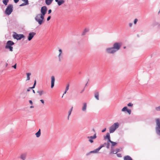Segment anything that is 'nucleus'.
Segmentation results:
<instances>
[{"label": "nucleus", "mask_w": 160, "mask_h": 160, "mask_svg": "<svg viewBox=\"0 0 160 160\" xmlns=\"http://www.w3.org/2000/svg\"><path fill=\"white\" fill-rule=\"evenodd\" d=\"M101 149L99 148V147H98V148L94 150L93 151H91L89 152L88 153L86 154L87 156H88L90 154L92 153H98L99 151Z\"/></svg>", "instance_id": "obj_14"}, {"label": "nucleus", "mask_w": 160, "mask_h": 160, "mask_svg": "<svg viewBox=\"0 0 160 160\" xmlns=\"http://www.w3.org/2000/svg\"><path fill=\"white\" fill-rule=\"evenodd\" d=\"M132 23H129V26L130 27H131L132 26Z\"/></svg>", "instance_id": "obj_42"}, {"label": "nucleus", "mask_w": 160, "mask_h": 160, "mask_svg": "<svg viewBox=\"0 0 160 160\" xmlns=\"http://www.w3.org/2000/svg\"><path fill=\"white\" fill-rule=\"evenodd\" d=\"M108 139V141H110L111 140L110 139V135L109 133L108 132L106 134V136L104 137V139Z\"/></svg>", "instance_id": "obj_20"}, {"label": "nucleus", "mask_w": 160, "mask_h": 160, "mask_svg": "<svg viewBox=\"0 0 160 160\" xmlns=\"http://www.w3.org/2000/svg\"><path fill=\"white\" fill-rule=\"evenodd\" d=\"M37 92L40 96H41L43 94V91H37Z\"/></svg>", "instance_id": "obj_33"}, {"label": "nucleus", "mask_w": 160, "mask_h": 160, "mask_svg": "<svg viewBox=\"0 0 160 160\" xmlns=\"http://www.w3.org/2000/svg\"><path fill=\"white\" fill-rule=\"evenodd\" d=\"M53 0H45V3L48 5H49L51 4Z\"/></svg>", "instance_id": "obj_23"}, {"label": "nucleus", "mask_w": 160, "mask_h": 160, "mask_svg": "<svg viewBox=\"0 0 160 160\" xmlns=\"http://www.w3.org/2000/svg\"><path fill=\"white\" fill-rule=\"evenodd\" d=\"M19 0H14V2L15 3H17L19 1Z\"/></svg>", "instance_id": "obj_47"}, {"label": "nucleus", "mask_w": 160, "mask_h": 160, "mask_svg": "<svg viewBox=\"0 0 160 160\" xmlns=\"http://www.w3.org/2000/svg\"><path fill=\"white\" fill-rule=\"evenodd\" d=\"M72 108H73V107H72L69 110L71 112H72Z\"/></svg>", "instance_id": "obj_51"}, {"label": "nucleus", "mask_w": 160, "mask_h": 160, "mask_svg": "<svg viewBox=\"0 0 160 160\" xmlns=\"http://www.w3.org/2000/svg\"><path fill=\"white\" fill-rule=\"evenodd\" d=\"M69 84H67L66 88V89H65V90L66 91H67L69 89Z\"/></svg>", "instance_id": "obj_37"}, {"label": "nucleus", "mask_w": 160, "mask_h": 160, "mask_svg": "<svg viewBox=\"0 0 160 160\" xmlns=\"http://www.w3.org/2000/svg\"><path fill=\"white\" fill-rule=\"evenodd\" d=\"M97 138L96 134L95 133L93 136H88L87 137V138L88 139V141L91 143L93 142V139H96Z\"/></svg>", "instance_id": "obj_12"}, {"label": "nucleus", "mask_w": 160, "mask_h": 160, "mask_svg": "<svg viewBox=\"0 0 160 160\" xmlns=\"http://www.w3.org/2000/svg\"><path fill=\"white\" fill-rule=\"evenodd\" d=\"M36 33L32 32L29 33L28 36V41H30L34 37V36L36 35Z\"/></svg>", "instance_id": "obj_13"}, {"label": "nucleus", "mask_w": 160, "mask_h": 160, "mask_svg": "<svg viewBox=\"0 0 160 160\" xmlns=\"http://www.w3.org/2000/svg\"><path fill=\"white\" fill-rule=\"evenodd\" d=\"M106 142H105L103 144L101 145L99 147L100 149H101L102 147H104L106 145Z\"/></svg>", "instance_id": "obj_32"}, {"label": "nucleus", "mask_w": 160, "mask_h": 160, "mask_svg": "<svg viewBox=\"0 0 160 160\" xmlns=\"http://www.w3.org/2000/svg\"><path fill=\"white\" fill-rule=\"evenodd\" d=\"M87 85V83H86V84L85 86H86Z\"/></svg>", "instance_id": "obj_60"}, {"label": "nucleus", "mask_w": 160, "mask_h": 160, "mask_svg": "<svg viewBox=\"0 0 160 160\" xmlns=\"http://www.w3.org/2000/svg\"><path fill=\"white\" fill-rule=\"evenodd\" d=\"M123 160H132V159L129 156L127 155L124 157Z\"/></svg>", "instance_id": "obj_22"}, {"label": "nucleus", "mask_w": 160, "mask_h": 160, "mask_svg": "<svg viewBox=\"0 0 160 160\" xmlns=\"http://www.w3.org/2000/svg\"><path fill=\"white\" fill-rule=\"evenodd\" d=\"M8 63H6V67H7L8 66Z\"/></svg>", "instance_id": "obj_55"}, {"label": "nucleus", "mask_w": 160, "mask_h": 160, "mask_svg": "<svg viewBox=\"0 0 160 160\" xmlns=\"http://www.w3.org/2000/svg\"><path fill=\"white\" fill-rule=\"evenodd\" d=\"M14 38L16 39L17 40H20L22 38H25V36L22 34H18L16 33L13 35Z\"/></svg>", "instance_id": "obj_7"}, {"label": "nucleus", "mask_w": 160, "mask_h": 160, "mask_svg": "<svg viewBox=\"0 0 160 160\" xmlns=\"http://www.w3.org/2000/svg\"><path fill=\"white\" fill-rule=\"evenodd\" d=\"M84 88H83V89H82V90L81 91V92H80V93H82L84 91Z\"/></svg>", "instance_id": "obj_50"}, {"label": "nucleus", "mask_w": 160, "mask_h": 160, "mask_svg": "<svg viewBox=\"0 0 160 160\" xmlns=\"http://www.w3.org/2000/svg\"><path fill=\"white\" fill-rule=\"evenodd\" d=\"M87 103H82V110L84 112H86L87 110Z\"/></svg>", "instance_id": "obj_16"}, {"label": "nucleus", "mask_w": 160, "mask_h": 160, "mask_svg": "<svg viewBox=\"0 0 160 160\" xmlns=\"http://www.w3.org/2000/svg\"><path fill=\"white\" fill-rule=\"evenodd\" d=\"M67 91H66L65 90V92H64V93H63V95L65 94H66V92H67Z\"/></svg>", "instance_id": "obj_53"}, {"label": "nucleus", "mask_w": 160, "mask_h": 160, "mask_svg": "<svg viewBox=\"0 0 160 160\" xmlns=\"http://www.w3.org/2000/svg\"><path fill=\"white\" fill-rule=\"evenodd\" d=\"M65 1L63 0H59L57 2L58 6H60L62 4L64 3Z\"/></svg>", "instance_id": "obj_24"}, {"label": "nucleus", "mask_w": 160, "mask_h": 160, "mask_svg": "<svg viewBox=\"0 0 160 160\" xmlns=\"http://www.w3.org/2000/svg\"><path fill=\"white\" fill-rule=\"evenodd\" d=\"M51 88H53L54 85V82L55 81V77L54 76L51 77Z\"/></svg>", "instance_id": "obj_19"}, {"label": "nucleus", "mask_w": 160, "mask_h": 160, "mask_svg": "<svg viewBox=\"0 0 160 160\" xmlns=\"http://www.w3.org/2000/svg\"><path fill=\"white\" fill-rule=\"evenodd\" d=\"M123 48H124V49L126 48V47H123Z\"/></svg>", "instance_id": "obj_59"}, {"label": "nucleus", "mask_w": 160, "mask_h": 160, "mask_svg": "<svg viewBox=\"0 0 160 160\" xmlns=\"http://www.w3.org/2000/svg\"><path fill=\"white\" fill-rule=\"evenodd\" d=\"M157 27L158 28H160V22H158V24Z\"/></svg>", "instance_id": "obj_44"}, {"label": "nucleus", "mask_w": 160, "mask_h": 160, "mask_svg": "<svg viewBox=\"0 0 160 160\" xmlns=\"http://www.w3.org/2000/svg\"><path fill=\"white\" fill-rule=\"evenodd\" d=\"M34 108V106H31L30 107V108Z\"/></svg>", "instance_id": "obj_54"}, {"label": "nucleus", "mask_w": 160, "mask_h": 160, "mask_svg": "<svg viewBox=\"0 0 160 160\" xmlns=\"http://www.w3.org/2000/svg\"><path fill=\"white\" fill-rule=\"evenodd\" d=\"M50 18H51V16H48V17L47 18V20L48 21L49 20H50Z\"/></svg>", "instance_id": "obj_43"}, {"label": "nucleus", "mask_w": 160, "mask_h": 160, "mask_svg": "<svg viewBox=\"0 0 160 160\" xmlns=\"http://www.w3.org/2000/svg\"><path fill=\"white\" fill-rule=\"evenodd\" d=\"M121 150V149L119 148H116L115 150L114 149V148L113 149L112 151H111L110 152V154H116L117 152H120Z\"/></svg>", "instance_id": "obj_17"}, {"label": "nucleus", "mask_w": 160, "mask_h": 160, "mask_svg": "<svg viewBox=\"0 0 160 160\" xmlns=\"http://www.w3.org/2000/svg\"><path fill=\"white\" fill-rule=\"evenodd\" d=\"M13 6L12 4H9L7 6L5 11V13L9 16L13 11Z\"/></svg>", "instance_id": "obj_5"}, {"label": "nucleus", "mask_w": 160, "mask_h": 160, "mask_svg": "<svg viewBox=\"0 0 160 160\" xmlns=\"http://www.w3.org/2000/svg\"><path fill=\"white\" fill-rule=\"evenodd\" d=\"M71 112H71L69 110V111L68 112V120L69 119V116L70 115V114H71Z\"/></svg>", "instance_id": "obj_39"}, {"label": "nucleus", "mask_w": 160, "mask_h": 160, "mask_svg": "<svg viewBox=\"0 0 160 160\" xmlns=\"http://www.w3.org/2000/svg\"><path fill=\"white\" fill-rule=\"evenodd\" d=\"M9 2V0H3L2 2L5 5H7L8 2Z\"/></svg>", "instance_id": "obj_30"}, {"label": "nucleus", "mask_w": 160, "mask_h": 160, "mask_svg": "<svg viewBox=\"0 0 160 160\" xmlns=\"http://www.w3.org/2000/svg\"><path fill=\"white\" fill-rule=\"evenodd\" d=\"M138 21V19H137V18L135 19L134 21V22H133L134 24H136L137 23Z\"/></svg>", "instance_id": "obj_38"}, {"label": "nucleus", "mask_w": 160, "mask_h": 160, "mask_svg": "<svg viewBox=\"0 0 160 160\" xmlns=\"http://www.w3.org/2000/svg\"><path fill=\"white\" fill-rule=\"evenodd\" d=\"M29 102L31 104V105H32L33 104V102H32V101H31V100H29Z\"/></svg>", "instance_id": "obj_48"}, {"label": "nucleus", "mask_w": 160, "mask_h": 160, "mask_svg": "<svg viewBox=\"0 0 160 160\" xmlns=\"http://www.w3.org/2000/svg\"><path fill=\"white\" fill-rule=\"evenodd\" d=\"M110 142H109L108 141L106 143H107V144H106V148L108 149L109 148L110 145Z\"/></svg>", "instance_id": "obj_31"}, {"label": "nucleus", "mask_w": 160, "mask_h": 160, "mask_svg": "<svg viewBox=\"0 0 160 160\" xmlns=\"http://www.w3.org/2000/svg\"><path fill=\"white\" fill-rule=\"evenodd\" d=\"M111 143V151H112L113 149L114 148V147L117 144V143L116 142H114L113 141L110 140L109 141Z\"/></svg>", "instance_id": "obj_18"}, {"label": "nucleus", "mask_w": 160, "mask_h": 160, "mask_svg": "<svg viewBox=\"0 0 160 160\" xmlns=\"http://www.w3.org/2000/svg\"><path fill=\"white\" fill-rule=\"evenodd\" d=\"M155 121L156 122V132L158 135L160 136V119L159 118H156Z\"/></svg>", "instance_id": "obj_4"}, {"label": "nucleus", "mask_w": 160, "mask_h": 160, "mask_svg": "<svg viewBox=\"0 0 160 160\" xmlns=\"http://www.w3.org/2000/svg\"><path fill=\"white\" fill-rule=\"evenodd\" d=\"M122 46V43L120 42H116L113 45L112 47L116 52L119 50Z\"/></svg>", "instance_id": "obj_6"}, {"label": "nucleus", "mask_w": 160, "mask_h": 160, "mask_svg": "<svg viewBox=\"0 0 160 160\" xmlns=\"http://www.w3.org/2000/svg\"><path fill=\"white\" fill-rule=\"evenodd\" d=\"M122 112H125L126 111L130 115L131 114V110L128 108L127 107L125 106L123 107L121 110Z\"/></svg>", "instance_id": "obj_15"}, {"label": "nucleus", "mask_w": 160, "mask_h": 160, "mask_svg": "<svg viewBox=\"0 0 160 160\" xmlns=\"http://www.w3.org/2000/svg\"><path fill=\"white\" fill-rule=\"evenodd\" d=\"M106 128H104L102 130V132H105L106 131Z\"/></svg>", "instance_id": "obj_46"}, {"label": "nucleus", "mask_w": 160, "mask_h": 160, "mask_svg": "<svg viewBox=\"0 0 160 160\" xmlns=\"http://www.w3.org/2000/svg\"><path fill=\"white\" fill-rule=\"evenodd\" d=\"M40 101L43 104H44V101L42 100V99H41L40 100Z\"/></svg>", "instance_id": "obj_45"}, {"label": "nucleus", "mask_w": 160, "mask_h": 160, "mask_svg": "<svg viewBox=\"0 0 160 160\" xmlns=\"http://www.w3.org/2000/svg\"><path fill=\"white\" fill-rule=\"evenodd\" d=\"M44 17L40 14H37L35 18V20L40 25H41L44 22Z\"/></svg>", "instance_id": "obj_1"}, {"label": "nucleus", "mask_w": 160, "mask_h": 160, "mask_svg": "<svg viewBox=\"0 0 160 160\" xmlns=\"http://www.w3.org/2000/svg\"><path fill=\"white\" fill-rule=\"evenodd\" d=\"M119 127V124L118 122H116L114 123L109 128V132L110 133H113Z\"/></svg>", "instance_id": "obj_3"}, {"label": "nucleus", "mask_w": 160, "mask_h": 160, "mask_svg": "<svg viewBox=\"0 0 160 160\" xmlns=\"http://www.w3.org/2000/svg\"><path fill=\"white\" fill-rule=\"evenodd\" d=\"M30 89H31V88H29L28 89H27V91H28V92L29 91H30Z\"/></svg>", "instance_id": "obj_52"}, {"label": "nucleus", "mask_w": 160, "mask_h": 160, "mask_svg": "<svg viewBox=\"0 0 160 160\" xmlns=\"http://www.w3.org/2000/svg\"><path fill=\"white\" fill-rule=\"evenodd\" d=\"M158 22L156 21H154L152 23V25L153 26H155L156 25H158Z\"/></svg>", "instance_id": "obj_34"}, {"label": "nucleus", "mask_w": 160, "mask_h": 160, "mask_svg": "<svg viewBox=\"0 0 160 160\" xmlns=\"http://www.w3.org/2000/svg\"><path fill=\"white\" fill-rule=\"evenodd\" d=\"M32 91H33V92L34 93H35V91L34 90H32Z\"/></svg>", "instance_id": "obj_56"}, {"label": "nucleus", "mask_w": 160, "mask_h": 160, "mask_svg": "<svg viewBox=\"0 0 160 160\" xmlns=\"http://www.w3.org/2000/svg\"><path fill=\"white\" fill-rule=\"evenodd\" d=\"M16 67H17V64L16 63L14 65L12 66V67L13 68H14V69L16 68Z\"/></svg>", "instance_id": "obj_41"}, {"label": "nucleus", "mask_w": 160, "mask_h": 160, "mask_svg": "<svg viewBox=\"0 0 160 160\" xmlns=\"http://www.w3.org/2000/svg\"><path fill=\"white\" fill-rule=\"evenodd\" d=\"M25 2L23 3L22 4H20L19 6L20 7L26 5H27L29 4L28 0H27L26 1H24Z\"/></svg>", "instance_id": "obj_26"}, {"label": "nucleus", "mask_w": 160, "mask_h": 160, "mask_svg": "<svg viewBox=\"0 0 160 160\" xmlns=\"http://www.w3.org/2000/svg\"><path fill=\"white\" fill-rule=\"evenodd\" d=\"M92 130H93V131L94 132H95V130H94V129H92Z\"/></svg>", "instance_id": "obj_58"}, {"label": "nucleus", "mask_w": 160, "mask_h": 160, "mask_svg": "<svg viewBox=\"0 0 160 160\" xmlns=\"http://www.w3.org/2000/svg\"><path fill=\"white\" fill-rule=\"evenodd\" d=\"M27 153L26 152L21 153L20 155L19 158L21 160H26L27 158Z\"/></svg>", "instance_id": "obj_11"}, {"label": "nucleus", "mask_w": 160, "mask_h": 160, "mask_svg": "<svg viewBox=\"0 0 160 160\" xmlns=\"http://www.w3.org/2000/svg\"><path fill=\"white\" fill-rule=\"evenodd\" d=\"M55 0L56 2H57L59 1V0Z\"/></svg>", "instance_id": "obj_57"}, {"label": "nucleus", "mask_w": 160, "mask_h": 160, "mask_svg": "<svg viewBox=\"0 0 160 160\" xmlns=\"http://www.w3.org/2000/svg\"><path fill=\"white\" fill-rule=\"evenodd\" d=\"M35 135L37 138H39L41 135V130L39 129L38 132L35 133Z\"/></svg>", "instance_id": "obj_25"}, {"label": "nucleus", "mask_w": 160, "mask_h": 160, "mask_svg": "<svg viewBox=\"0 0 160 160\" xmlns=\"http://www.w3.org/2000/svg\"><path fill=\"white\" fill-rule=\"evenodd\" d=\"M95 98L97 100H98L99 99V93L98 92H96L94 94Z\"/></svg>", "instance_id": "obj_27"}, {"label": "nucleus", "mask_w": 160, "mask_h": 160, "mask_svg": "<svg viewBox=\"0 0 160 160\" xmlns=\"http://www.w3.org/2000/svg\"><path fill=\"white\" fill-rule=\"evenodd\" d=\"M27 75V80H29L30 79V76L31 75V73H26Z\"/></svg>", "instance_id": "obj_28"}, {"label": "nucleus", "mask_w": 160, "mask_h": 160, "mask_svg": "<svg viewBox=\"0 0 160 160\" xmlns=\"http://www.w3.org/2000/svg\"><path fill=\"white\" fill-rule=\"evenodd\" d=\"M89 31V29L88 28H85L84 30L82 32V35L84 36L85 35L86 33L88 32Z\"/></svg>", "instance_id": "obj_21"}, {"label": "nucleus", "mask_w": 160, "mask_h": 160, "mask_svg": "<svg viewBox=\"0 0 160 160\" xmlns=\"http://www.w3.org/2000/svg\"><path fill=\"white\" fill-rule=\"evenodd\" d=\"M48 10V8L46 6H44L42 7L41 8V13L40 14L41 15L44 17L45 15L47 13Z\"/></svg>", "instance_id": "obj_10"}, {"label": "nucleus", "mask_w": 160, "mask_h": 160, "mask_svg": "<svg viewBox=\"0 0 160 160\" xmlns=\"http://www.w3.org/2000/svg\"><path fill=\"white\" fill-rule=\"evenodd\" d=\"M106 51L109 54H114L116 52L112 47L107 48L106 49Z\"/></svg>", "instance_id": "obj_8"}, {"label": "nucleus", "mask_w": 160, "mask_h": 160, "mask_svg": "<svg viewBox=\"0 0 160 160\" xmlns=\"http://www.w3.org/2000/svg\"><path fill=\"white\" fill-rule=\"evenodd\" d=\"M52 10L51 9H49L48 11V14H50Z\"/></svg>", "instance_id": "obj_49"}, {"label": "nucleus", "mask_w": 160, "mask_h": 160, "mask_svg": "<svg viewBox=\"0 0 160 160\" xmlns=\"http://www.w3.org/2000/svg\"><path fill=\"white\" fill-rule=\"evenodd\" d=\"M133 105V104H132V103H131V102H130V103H128L127 104V106H128V107H132Z\"/></svg>", "instance_id": "obj_36"}, {"label": "nucleus", "mask_w": 160, "mask_h": 160, "mask_svg": "<svg viewBox=\"0 0 160 160\" xmlns=\"http://www.w3.org/2000/svg\"><path fill=\"white\" fill-rule=\"evenodd\" d=\"M59 54L58 55V61L61 62L63 58V54L62 49H59L58 50Z\"/></svg>", "instance_id": "obj_9"}, {"label": "nucleus", "mask_w": 160, "mask_h": 160, "mask_svg": "<svg viewBox=\"0 0 160 160\" xmlns=\"http://www.w3.org/2000/svg\"><path fill=\"white\" fill-rule=\"evenodd\" d=\"M14 44V43L12 41L9 40L6 43L5 48L6 49H9L10 52H12L13 48L12 46Z\"/></svg>", "instance_id": "obj_2"}, {"label": "nucleus", "mask_w": 160, "mask_h": 160, "mask_svg": "<svg viewBox=\"0 0 160 160\" xmlns=\"http://www.w3.org/2000/svg\"><path fill=\"white\" fill-rule=\"evenodd\" d=\"M155 110L156 112H160V105L156 107L155 108Z\"/></svg>", "instance_id": "obj_29"}, {"label": "nucleus", "mask_w": 160, "mask_h": 160, "mask_svg": "<svg viewBox=\"0 0 160 160\" xmlns=\"http://www.w3.org/2000/svg\"><path fill=\"white\" fill-rule=\"evenodd\" d=\"M117 155L118 157L121 158L122 157L121 154L120 153H117Z\"/></svg>", "instance_id": "obj_40"}, {"label": "nucleus", "mask_w": 160, "mask_h": 160, "mask_svg": "<svg viewBox=\"0 0 160 160\" xmlns=\"http://www.w3.org/2000/svg\"><path fill=\"white\" fill-rule=\"evenodd\" d=\"M36 80H35L34 81V82L33 86L32 87L29 88L33 89V88H34L35 87V85H36Z\"/></svg>", "instance_id": "obj_35"}]
</instances>
